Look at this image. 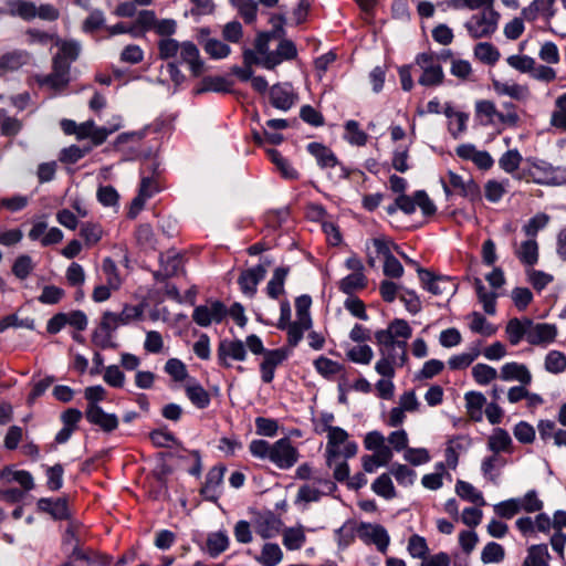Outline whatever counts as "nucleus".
Here are the masks:
<instances>
[{
	"label": "nucleus",
	"instance_id": "nucleus-1",
	"mask_svg": "<svg viewBox=\"0 0 566 566\" xmlns=\"http://www.w3.org/2000/svg\"><path fill=\"white\" fill-rule=\"evenodd\" d=\"M412 329L408 322L395 318L387 328L375 333V342L378 346L380 358L375 365V370L382 377L392 378L396 367H402L407 361V339L411 337Z\"/></svg>",
	"mask_w": 566,
	"mask_h": 566
},
{
	"label": "nucleus",
	"instance_id": "nucleus-2",
	"mask_svg": "<svg viewBox=\"0 0 566 566\" xmlns=\"http://www.w3.org/2000/svg\"><path fill=\"white\" fill-rule=\"evenodd\" d=\"M158 56L161 60H179L188 65L193 76H200L205 72V62L200 57L196 44L190 41L179 43L172 38H161L158 43Z\"/></svg>",
	"mask_w": 566,
	"mask_h": 566
},
{
	"label": "nucleus",
	"instance_id": "nucleus-3",
	"mask_svg": "<svg viewBox=\"0 0 566 566\" xmlns=\"http://www.w3.org/2000/svg\"><path fill=\"white\" fill-rule=\"evenodd\" d=\"M143 307L139 305H125L120 313L105 312L98 328L93 333V343L105 349L113 347L112 334L120 325H127L143 315Z\"/></svg>",
	"mask_w": 566,
	"mask_h": 566
},
{
	"label": "nucleus",
	"instance_id": "nucleus-4",
	"mask_svg": "<svg viewBox=\"0 0 566 566\" xmlns=\"http://www.w3.org/2000/svg\"><path fill=\"white\" fill-rule=\"evenodd\" d=\"M525 164L526 166L517 176L518 179L527 178L542 186H562L566 184V168L564 167H555L534 157L526 158Z\"/></svg>",
	"mask_w": 566,
	"mask_h": 566
},
{
	"label": "nucleus",
	"instance_id": "nucleus-5",
	"mask_svg": "<svg viewBox=\"0 0 566 566\" xmlns=\"http://www.w3.org/2000/svg\"><path fill=\"white\" fill-rule=\"evenodd\" d=\"M348 437L346 430L340 427L332 429L327 433L325 454L326 463L329 468L333 467L334 461L339 457L349 459L356 455L358 446L355 441H349Z\"/></svg>",
	"mask_w": 566,
	"mask_h": 566
},
{
	"label": "nucleus",
	"instance_id": "nucleus-6",
	"mask_svg": "<svg viewBox=\"0 0 566 566\" xmlns=\"http://www.w3.org/2000/svg\"><path fill=\"white\" fill-rule=\"evenodd\" d=\"M500 13L492 8H485L473 14L465 23L469 35L472 39L491 38L497 30Z\"/></svg>",
	"mask_w": 566,
	"mask_h": 566
},
{
	"label": "nucleus",
	"instance_id": "nucleus-7",
	"mask_svg": "<svg viewBox=\"0 0 566 566\" xmlns=\"http://www.w3.org/2000/svg\"><path fill=\"white\" fill-rule=\"evenodd\" d=\"M415 65L421 71L418 83L422 86L433 87L443 83L444 73L442 65L438 63L431 53H419L415 59Z\"/></svg>",
	"mask_w": 566,
	"mask_h": 566
},
{
	"label": "nucleus",
	"instance_id": "nucleus-8",
	"mask_svg": "<svg viewBox=\"0 0 566 566\" xmlns=\"http://www.w3.org/2000/svg\"><path fill=\"white\" fill-rule=\"evenodd\" d=\"M419 280L424 289L438 296H453L457 292V283L449 276L433 275L430 271L418 268Z\"/></svg>",
	"mask_w": 566,
	"mask_h": 566
},
{
	"label": "nucleus",
	"instance_id": "nucleus-9",
	"mask_svg": "<svg viewBox=\"0 0 566 566\" xmlns=\"http://www.w3.org/2000/svg\"><path fill=\"white\" fill-rule=\"evenodd\" d=\"M298 459L297 450L289 438H282L272 443L270 461L280 469L292 468Z\"/></svg>",
	"mask_w": 566,
	"mask_h": 566
},
{
	"label": "nucleus",
	"instance_id": "nucleus-10",
	"mask_svg": "<svg viewBox=\"0 0 566 566\" xmlns=\"http://www.w3.org/2000/svg\"><path fill=\"white\" fill-rule=\"evenodd\" d=\"M247 358L245 345L240 339H221L218 344L217 359L219 365L229 368L231 360L243 361Z\"/></svg>",
	"mask_w": 566,
	"mask_h": 566
},
{
	"label": "nucleus",
	"instance_id": "nucleus-11",
	"mask_svg": "<svg viewBox=\"0 0 566 566\" xmlns=\"http://www.w3.org/2000/svg\"><path fill=\"white\" fill-rule=\"evenodd\" d=\"M228 311L220 301L208 302L205 305L197 306L193 310L192 319L202 327L211 323H220L227 316Z\"/></svg>",
	"mask_w": 566,
	"mask_h": 566
},
{
	"label": "nucleus",
	"instance_id": "nucleus-12",
	"mask_svg": "<svg viewBox=\"0 0 566 566\" xmlns=\"http://www.w3.org/2000/svg\"><path fill=\"white\" fill-rule=\"evenodd\" d=\"M527 338L531 345H547L553 343L557 336V328L554 324L534 323L527 319Z\"/></svg>",
	"mask_w": 566,
	"mask_h": 566
},
{
	"label": "nucleus",
	"instance_id": "nucleus-13",
	"mask_svg": "<svg viewBox=\"0 0 566 566\" xmlns=\"http://www.w3.org/2000/svg\"><path fill=\"white\" fill-rule=\"evenodd\" d=\"M358 534L364 541L375 544L379 552H387L390 537L384 526L379 524L361 523L358 528Z\"/></svg>",
	"mask_w": 566,
	"mask_h": 566
},
{
	"label": "nucleus",
	"instance_id": "nucleus-14",
	"mask_svg": "<svg viewBox=\"0 0 566 566\" xmlns=\"http://www.w3.org/2000/svg\"><path fill=\"white\" fill-rule=\"evenodd\" d=\"M448 176L450 187H452L458 195L471 201L481 198L480 187L470 176H461L453 171H449Z\"/></svg>",
	"mask_w": 566,
	"mask_h": 566
},
{
	"label": "nucleus",
	"instance_id": "nucleus-15",
	"mask_svg": "<svg viewBox=\"0 0 566 566\" xmlns=\"http://www.w3.org/2000/svg\"><path fill=\"white\" fill-rule=\"evenodd\" d=\"M270 264L271 261H265L264 264L248 269L240 274L238 283L245 295L251 297L255 294L256 286L265 277L266 268Z\"/></svg>",
	"mask_w": 566,
	"mask_h": 566
},
{
	"label": "nucleus",
	"instance_id": "nucleus-16",
	"mask_svg": "<svg viewBox=\"0 0 566 566\" xmlns=\"http://www.w3.org/2000/svg\"><path fill=\"white\" fill-rule=\"evenodd\" d=\"M271 104L283 112L289 111L296 102V95L290 84H275L270 88Z\"/></svg>",
	"mask_w": 566,
	"mask_h": 566
},
{
	"label": "nucleus",
	"instance_id": "nucleus-17",
	"mask_svg": "<svg viewBox=\"0 0 566 566\" xmlns=\"http://www.w3.org/2000/svg\"><path fill=\"white\" fill-rule=\"evenodd\" d=\"M472 444V440L469 436L459 434L450 438L446 448V461L451 469H455L458 465L460 454L467 452Z\"/></svg>",
	"mask_w": 566,
	"mask_h": 566
},
{
	"label": "nucleus",
	"instance_id": "nucleus-18",
	"mask_svg": "<svg viewBox=\"0 0 566 566\" xmlns=\"http://www.w3.org/2000/svg\"><path fill=\"white\" fill-rule=\"evenodd\" d=\"M67 64L61 61V59H53V72L50 75H45L39 78V84L42 86H49L54 90L64 87L69 82Z\"/></svg>",
	"mask_w": 566,
	"mask_h": 566
},
{
	"label": "nucleus",
	"instance_id": "nucleus-19",
	"mask_svg": "<svg viewBox=\"0 0 566 566\" xmlns=\"http://www.w3.org/2000/svg\"><path fill=\"white\" fill-rule=\"evenodd\" d=\"M88 422L98 426L106 432L115 430L118 426V419L114 413L105 412L99 406H87L85 411Z\"/></svg>",
	"mask_w": 566,
	"mask_h": 566
},
{
	"label": "nucleus",
	"instance_id": "nucleus-20",
	"mask_svg": "<svg viewBox=\"0 0 566 566\" xmlns=\"http://www.w3.org/2000/svg\"><path fill=\"white\" fill-rule=\"evenodd\" d=\"M297 55L295 44L291 40L282 39L276 50L273 51L265 60L264 67L273 70L284 60H292Z\"/></svg>",
	"mask_w": 566,
	"mask_h": 566
},
{
	"label": "nucleus",
	"instance_id": "nucleus-21",
	"mask_svg": "<svg viewBox=\"0 0 566 566\" xmlns=\"http://www.w3.org/2000/svg\"><path fill=\"white\" fill-rule=\"evenodd\" d=\"M282 525V521L271 512L258 516L254 521V530L262 538L275 537Z\"/></svg>",
	"mask_w": 566,
	"mask_h": 566
},
{
	"label": "nucleus",
	"instance_id": "nucleus-22",
	"mask_svg": "<svg viewBox=\"0 0 566 566\" xmlns=\"http://www.w3.org/2000/svg\"><path fill=\"white\" fill-rule=\"evenodd\" d=\"M501 379L504 381H518L526 386L532 382V374L524 364L506 363L501 368Z\"/></svg>",
	"mask_w": 566,
	"mask_h": 566
},
{
	"label": "nucleus",
	"instance_id": "nucleus-23",
	"mask_svg": "<svg viewBox=\"0 0 566 566\" xmlns=\"http://www.w3.org/2000/svg\"><path fill=\"white\" fill-rule=\"evenodd\" d=\"M161 270L155 273L157 280H165L177 275L182 270V258L174 252L168 251L160 255Z\"/></svg>",
	"mask_w": 566,
	"mask_h": 566
},
{
	"label": "nucleus",
	"instance_id": "nucleus-24",
	"mask_svg": "<svg viewBox=\"0 0 566 566\" xmlns=\"http://www.w3.org/2000/svg\"><path fill=\"white\" fill-rule=\"evenodd\" d=\"M30 55L25 51H12L0 56V76L18 71L29 62Z\"/></svg>",
	"mask_w": 566,
	"mask_h": 566
},
{
	"label": "nucleus",
	"instance_id": "nucleus-25",
	"mask_svg": "<svg viewBox=\"0 0 566 566\" xmlns=\"http://www.w3.org/2000/svg\"><path fill=\"white\" fill-rule=\"evenodd\" d=\"M307 151L315 157L317 165L323 168H333L339 165L335 154L325 145L321 143H310L307 145Z\"/></svg>",
	"mask_w": 566,
	"mask_h": 566
},
{
	"label": "nucleus",
	"instance_id": "nucleus-26",
	"mask_svg": "<svg viewBox=\"0 0 566 566\" xmlns=\"http://www.w3.org/2000/svg\"><path fill=\"white\" fill-rule=\"evenodd\" d=\"M514 253L525 265H534L538 261V244L535 239H527L520 245L514 242Z\"/></svg>",
	"mask_w": 566,
	"mask_h": 566
},
{
	"label": "nucleus",
	"instance_id": "nucleus-27",
	"mask_svg": "<svg viewBox=\"0 0 566 566\" xmlns=\"http://www.w3.org/2000/svg\"><path fill=\"white\" fill-rule=\"evenodd\" d=\"M512 443L511 436L502 428H495L488 439V448L495 454L511 452Z\"/></svg>",
	"mask_w": 566,
	"mask_h": 566
},
{
	"label": "nucleus",
	"instance_id": "nucleus-28",
	"mask_svg": "<svg viewBox=\"0 0 566 566\" xmlns=\"http://www.w3.org/2000/svg\"><path fill=\"white\" fill-rule=\"evenodd\" d=\"M56 46H59V52L54 56V59H61L64 63L67 64V69L70 70V64L74 62L81 51V44L74 40H61L59 38L55 39Z\"/></svg>",
	"mask_w": 566,
	"mask_h": 566
},
{
	"label": "nucleus",
	"instance_id": "nucleus-29",
	"mask_svg": "<svg viewBox=\"0 0 566 566\" xmlns=\"http://www.w3.org/2000/svg\"><path fill=\"white\" fill-rule=\"evenodd\" d=\"M8 13L20 17L23 20H31L36 17V6L27 0H8L6 2Z\"/></svg>",
	"mask_w": 566,
	"mask_h": 566
},
{
	"label": "nucleus",
	"instance_id": "nucleus-30",
	"mask_svg": "<svg viewBox=\"0 0 566 566\" xmlns=\"http://www.w3.org/2000/svg\"><path fill=\"white\" fill-rule=\"evenodd\" d=\"M38 509L51 514L56 520H63L69 515L65 499H57L55 501L45 497L40 499L38 501Z\"/></svg>",
	"mask_w": 566,
	"mask_h": 566
},
{
	"label": "nucleus",
	"instance_id": "nucleus-31",
	"mask_svg": "<svg viewBox=\"0 0 566 566\" xmlns=\"http://www.w3.org/2000/svg\"><path fill=\"white\" fill-rule=\"evenodd\" d=\"M556 13L555 8H549L543 0H533L532 3L522 10V15L527 21H534L538 15L549 21Z\"/></svg>",
	"mask_w": 566,
	"mask_h": 566
},
{
	"label": "nucleus",
	"instance_id": "nucleus-32",
	"mask_svg": "<svg viewBox=\"0 0 566 566\" xmlns=\"http://www.w3.org/2000/svg\"><path fill=\"white\" fill-rule=\"evenodd\" d=\"M493 87L500 95L510 96L516 101H523L528 96V88L516 83L493 81Z\"/></svg>",
	"mask_w": 566,
	"mask_h": 566
},
{
	"label": "nucleus",
	"instance_id": "nucleus-33",
	"mask_svg": "<svg viewBox=\"0 0 566 566\" xmlns=\"http://www.w3.org/2000/svg\"><path fill=\"white\" fill-rule=\"evenodd\" d=\"M549 558L548 548L545 544L532 545L527 549V556L522 566H549Z\"/></svg>",
	"mask_w": 566,
	"mask_h": 566
},
{
	"label": "nucleus",
	"instance_id": "nucleus-34",
	"mask_svg": "<svg viewBox=\"0 0 566 566\" xmlns=\"http://www.w3.org/2000/svg\"><path fill=\"white\" fill-rule=\"evenodd\" d=\"M283 545L289 551L300 549L306 542L303 526L289 527L283 531Z\"/></svg>",
	"mask_w": 566,
	"mask_h": 566
},
{
	"label": "nucleus",
	"instance_id": "nucleus-35",
	"mask_svg": "<svg viewBox=\"0 0 566 566\" xmlns=\"http://www.w3.org/2000/svg\"><path fill=\"white\" fill-rule=\"evenodd\" d=\"M188 399L199 409H205L210 405L209 392L198 382H191L186 386Z\"/></svg>",
	"mask_w": 566,
	"mask_h": 566
},
{
	"label": "nucleus",
	"instance_id": "nucleus-36",
	"mask_svg": "<svg viewBox=\"0 0 566 566\" xmlns=\"http://www.w3.org/2000/svg\"><path fill=\"white\" fill-rule=\"evenodd\" d=\"M289 272L290 269L286 266H280L275 269L272 279L266 285V292L271 298H277L281 294L284 293V282Z\"/></svg>",
	"mask_w": 566,
	"mask_h": 566
},
{
	"label": "nucleus",
	"instance_id": "nucleus-37",
	"mask_svg": "<svg viewBox=\"0 0 566 566\" xmlns=\"http://www.w3.org/2000/svg\"><path fill=\"white\" fill-rule=\"evenodd\" d=\"M455 492L461 499L476 505L483 506L486 504L482 493L469 482L459 480L455 484Z\"/></svg>",
	"mask_w": 566,
	"mask_h": 566
},
{
	"label": "nucleus",
	"instance_id": "nucleus-38",
	"mask_svg": "<svg viewBox=\"0 0 566 566\" xmlns=\"http://www.w3.org/2000/svg\"><path fill=\"white\" fill-rule=\"evenodd\" d=\"M479 301L482 303L486 314L493 315L495 313V298L494 292H488L481 279L475 277L473 281Z\"/></svg>",
	"mask_w": 566,
	"mask_h": 566
},
{
	"label": "nucleus",
	"instance_id": "nucleus-39",
	"mask_svg": "<svg viewBox=\"0 0 566 566\" xmlns=\"http://www.w3.org/2000/svg\"><path fill=\"white\" fill-rule=\"evenodd\" d=\"M474 56L488 65H494L500 60V51L489 42H480L474 46Z\"/></svg>",
	"mask_w": 566,
	"mask_h": 566
},
{
	"label": "nucleus",
	"instance_id": "nucleus-40",
	"mask_svg": "<svg viewBox=\"0 0 566 566\" xmlns=\"http://www.w3.org/2000/svg\"><path fill=\"white\" fill-rule=\"evenodd\" d=\"M527 319L528 318H524L521 321L518 318H512L509 321L506 325V334L512 345H517L523 337L527 338Z\"/></svg>",
	"mask_w": 566,
	"mask_h": 566
},
{
	"label": "nucleus",
	"instance_id": "nucleus-41",
	"mask_svg": "<svg viewBox=\"0 0 566 566\" xmlns=\"http://www.w3.org/2000/svg\"><path fill=\"white\" fill-rule=\"evenodd\" d=\"M366 284L367 279L364 272L352 273L339 282V290L345 294L352 295L356 291L364 289Z\"/></svg>",
	"mask_w": 566,
	"mask_h": 566
},
{
	"label": "nucleus",
	"instance_id": "nucleus-42",
	"mask_svg": "<svg viewBox=\"0 0 566 566\" xmlns=\"http://www.w3.org/2000/svg\"><path fill=\"white\" fill-rule=\"evenodd\" d=\"M468 413L472 419L480 420L482 408L486 402L483 394L476 391H469L464 396Z\"/></svg>",
	"mask_w": 566,
	"mask_h": 566
},
{
	"label": "nucleus",
	"instance_id": "nucleus-43",
	"mask_svg": "<svg viewBox=\"0 0 566 566\" xmlns=\"http://www.w3.org/2000/svg\"><path fill=\"white\" fill-rule=\"evenodd\" d=\"M224 472V467H213L210 469L206 476V483L201 490L202 494L213 497L216 489L222 483Z\"/></svg>",
	"mask_w": 566,
	"mask_h": 566
},
{
	"label": "nucleus",
	"instance_id": "nucleus-44",
	"mask_svg": "<svg viewBox=\"0 0 566 566\" xmlns=\"http://www.w3.org/2000/svg\"><path fill=\"white\" fill-rule=\"evenodd\" d=\"M283 557V553L277 544L266 543L256 558L263 566H276Z\"/></svg>",
	"mask_w": 566,
	"mask_h": 566
},
{
	"label": "nucleus",
	"instance_id": "nucleus-45",
	"mask_svg": "<svg viewBox=\"0 0 566 566\" xmlns=\"http://www.w3.org/2000/svg\"><path fill=\"white\" fill-rule=\"evenodd\" d=\"M344 138L350 145L364 146L367 143L368 135L360 129L358 122L350 119L345 124Z\"/></svg>",
	"mask_w": 566,
	"mask_h": 566
},
{
	"label": "nucleus",
	"instance_id": "nucleus-46",
	"mask_svg": "<svg viewBox=\"0 0 566 566\" xmlns=\"http://www.w3.org/2000/svg\"><path fill=\"white\" fill-rule=\"evenodd\" d=\"M229 546V537L224 532H216L207 538V551L210 556L217 557Z\"/></svg>",
	"mask_w": 566,
	"mask_h": 566
},
{
	"label": "nucleus",
	"instance_id": "nucleus-47",
	"mask_svg": "<svg viewBox=\"0 0 566 566\" xmlns=\"http://www.w3.org/2000/svg\"><path fill=\"white\" fill-rule=\"evenodd\" d=\"M268 154L284 178L296 179L298 177L297 171L276 149H269Z\"/></svg>",
	"mask_w": 566,
	"mask_h": 566
},
{
	"label": "nucleus",
	"instance_id": "nucleus-48",
	"mask_svg": "<svg viewBox=\"0 0 566 566\" xmlns=\"http://www.w3.org/2000/svg\"><path fill=\"white\" fill-rule=\"evenodd\" d=\"M495 0H447L448 8L453 10H485V8L494 7Z\"/></svg>",
	"mask_w": 566,
	"mask_h": 566
},
{
	"label": "nucleus",
	"instance_id": "nucleus-49",
	"mask_svg": "<svg viewBox=\"0 0 566 566\" xmlns=\"http://www.w3.org/2000/svg\"><path fill=\"white\" fill-rule=\"evenodd\" d=\"M373 491L385 499H392L396 496L395 486L390 476L387 473H382L371 484Z\"/></svg>",
	"mask_w": 566,
	"mask_h": 566
},
{
	"label": "nucleus",
	"instance_id": "nucleus-50",
	"mask_svg": "<svg viewBox=\"0 0 566 566\" xmlns=\"http://www.w3.org/2000/svg\"><path fill=\"white\" fill-rule=\"evenodd\" d=\"M523 158L517 149L505 151L499 159V166L507 174H513L520 167Z\"/></svg>",
	"mask_w": 566,
	"mask_h": 566
},
{
	"label": "nucleus",
	"instance_id": "nucleus-51",
	"mask_svg": "<svg viewBox=\"0 0 566 566\" xmlns=\"http://www.w3.org/2000/svg\"><path fill=\"white\" fill-rule=\"evenodd\" d=\"M505 552L502 545L495 542L488 543L481 553V560L484 564L501 563L504 559Z\"/></svg>",
	"mask_w": 566,
	"mask_h": 566
},
{
	"label": "nucleus",
	"instance_id": "nucleus-52",
	"mask_svg": "<svg viewBox=\"0 0 566 566\" xmlns=\"http://www.w3.org/2000/svg\"><path fill=\"white\" fill-rule=\"evenodd\" d=\"M545 369L552 374L566 370V356L559 350H551L545 357Z\"/></svg>",
	"mask_w": 566,
	"mask_h": 566
},
{
	"label": "nucleus",
	"instance_id": "nucleus-53",
	"mask_svg": "<svg viewBox=\"0 0 566 566\" xmlns=\"http://www.w3.org/2000/svg\"><path fill=\"white\" fill-rule=\"evenodd\" d=\"M346 356L353 363L368 365L374 357V352L368 345H357L349 348Z\"/></svg>",
	"mask_w": 566,
	"mask_h": 566
},
{
	"label": "nucleus",
	"instance_id": "nucleus-54",
	"mask_svg": "<svg viewBox=\"0 0 566 566\" xmlns=\"http://www.w3.org/2000/svg\"><path fill=\"white\" fill-rule=\"evenodd\" d=\"M480 355L479 347L472 348L469 353H462L459 355L452 356L448 360V365L451 369H464L469 367Z\"/></svg>",
	"mask_w": 566,
	"mask_h": 566
},
{
	"label": "nucleus",
	"instance_id": "nucleus-55",
	"mask_svg": "<svg viewBox=\"0 0 566 566\" xmlns=\"http://www.w3.org/2000/svg\"><path fill=\"white\" fill-rule=\"evenodd\" d=\"M312 300L308 295H301L295 300L296 319L301 321L305 327H312V318L310 315V307Z\"/></svg>",
	"mask_w": 566,
	"mask_h": 566
},
{
	"label": "nucleus",
	"instance_id": "nucleus-56",
	"mask_svg": "<svg viewBox=\"0 0 566 566\" xmlns=\"http://www.w3.org/2000/svg\"><path fill=\"white\" fill-rule=\"evenodd\" d=\"M506 464V461L500 455L493 453L491 457L485 458L482 461L481 470L485 476L490 479V481L495 482L496 475L493 474V471L500 470Z\"/></svg>",
	"mask_w": 566,
	"mask_h": 566
},
{
	"label": "nucleus",
	"instance_id": "nucleus-57",
	"mask_svg": "<svg viewBox=\"0 0 566 566\" xmlns=\"http://www.w3.org/2000/svg\"><path fill=\"white\" fill-rule=\"evenodd\" d=\"M472 376L479 385H488L497 377V371L486 364H476L472 368Z\"/></svg>",
	"mask_w": 566,
	"mask_h": 566
},
{
	"label": "nucleus",
	"instance_id": "nucleus-58",
	"mask_svg": "<svg viewBox=\"0 0 566 566\" xmlns=\"http://www.w3.org/2000/svg\"><path fill=\"white\" fill-rule=\"evenodd\" d=\"M314 366L317 373L326 378L332 377L343 370V366L339 363L334 361L324 356H321L317 359H315Z\"/></svg>",
	"mask_w": 566,
	"mask_h": 566
},
{
	"label": "nucleus",
	"instance_id": "nucleus-59",
	"mask_svg": "<svg viewBox=\"0 0 566 566\" xmlns=\"http://www.w3.org/2000/svg\"><path fill=\"white\" fill-rule=\"evenodd\" d=\"M470 316V329L472 332L482 334L484 336H491L496 332V328L490 324L482 314L473 312Z\"/></svg>",
	"mask_w": 566,
	"mask_h": 566
},
{
	"label": "nucleus",
	"instance_id": "nucleus-60",
	"mask_svg": "<svg viewBox=\"0 0 566 566\" xmlns=\"http://www.w3.org/2000/svg\"><path fill=\"white\" fill-rule=\"evenodd\" d=\"M80 235L84 239L85 244L91 247L102 239L103 230L96 223L85 222L81 226Z\"/></svg>",
	"mask_w": 566,
	"mask_h": 566
},
{
	"label": "nucleus",
	"instance_id": "nucleus-61",
	"mask_svg": "<svg viewBox=\"0 0 566 566\" xmlns=\"http://www.w3.org/2000/svg\"><path fill=\"white\" fill-rule=\"evenodd\" d=\"M407 549L413 558L424 559L429 547L424 537L413 534L409 537Z\"/></svg>",
	"mask_w": 566,
	"mask_h": 566
},
{
	"label": "nucleus",
	"instance_id": "nucleus-62",
	"mask_svg": "<svg viewBox=\"0 0 566 566\" xmlns=\"http://www.w3.org/2000/svg\"><path fill=\"white\" fill-rule=\"evenodd\" d=\"M479 115L485 116L489 124H500L502 111H499L491 101H480L475 105Z\"/></svg>",
	"mask_w": 566,
	"mask_h": 566
},
{
	"label": "nucleus",
	"instance_id": "nucleus-63",
	"mask_svg": "<svg viewBox=\"0 0 566 566\" xmlns=\"http://www.w3.org/2000/svg\"><path fill=\"white\" fill-rule=\"evenodd\" d=\"M203 49L212 59H224L231 53L230 46L217 39L207 40Z\"/></svg>",
	"mask_w": 566,
	"mask_h": 566
},
{
	"label": "nucleus",
	"instance_id": "nucleus-64",
	"mask_svg": "<svg viewBox=\"0 0 566 566\" xmlns=\"http://www.w3.org/2000/svg\"><path fill=\"white\" fill-rule=\"evenodd\" d=\"M551 122L553 126L566 130V93L556 99V111Z\"/></svg>",
	"mask_w": 566,
	"mask_h": 566
}]
</instances>
